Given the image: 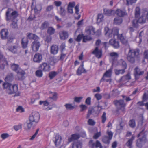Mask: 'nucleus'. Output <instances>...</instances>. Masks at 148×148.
Returning <instances> with one entry per match:
<instances>
[{"label":"nucleus","instance_id":"f257e3e1","mask_svg":"<svg viewBox=\"0 0 148 148\" xmlns=\"http://www.w3.org/2000/svg\"><path fill=\"white\" fill-rule=\"evenodd\" d=\"M40 115L38 112H34L32 113L29 116V121L24 124L25 129L30 130L32 127L35 126L40 119Z\"/></svg>","mask_w":148,"mask_h":148},{"label":"nucleus","instance_id":"f03ea898","mask_svg":"<svg viewBox=\"0 0 148 148\" xmlns=\"http://www.w3.org/2000/svg\"><path fill=\"white\" fill-rule=\"evenodd\" d=\"M13 9L8 8L6 13V20L7 21H9L12 19V23L10 25L11 27L13 29H17L18 26L17 22H15L14 20L18 16V12L16 11L13 12Z\"/></svg>","mask_w":148,"mask_h":148},{"label":"nucleus","instance_id":"7ed1b4c3","mask_svg":"<svg viewBox=\"0 0 148 148\" xmlns=\"http://www.w3.org/2000/svg\"><path fill=\"white\" fill-rule=\"evenodd\" d=\"M3 89L5 90L6 92L9 95L16 93L18 90L17 84H12L8 82H4L2 85Z\"/></svg>","mask_w":148,"mask_h":148},{"label":"nucleus","instance_id":"20e7f679","mask_svg":"<svg viewBox=\"0 0 148 148\" xmlns=\"http://www.w3.org/2000/svg\"><path fill=\"white\" fill-rule=\"evenodd\" d=\"M145 130V128L143 129L137 135V138L141 136V137L138 139L136 141V145L139 148H141L142 147V142L145 143L147 141V135L144 132Z\"/></svg>","mask_w":148,"mask_h":148},{"label":"nucleus","instance_id":"39448f33","mask_svg":"<svg viewBox=\"0 0 148 148\" xmlns=\"http://www.w3.org/2000/svg\"><path fill=\"white\" fill-rule=\"evenodd\" d=\"M139 54V49L130 50L127 58L128 60L131 63H134L135 61V58H138Z\"/></svg>","mask_w":148,"mask_h":148},{"label":"nucleus","instance_id":"423d86ee","mask_svg":"<svg viewBox=\"0 0 148 148\" xmlns=\"http://www.w3.org/2000/svg\"><path fill=\"white\" fill-rule=\"evenodd\" d=\"M105 34L109 37H112L113 36L117 35L118 30L117 29H110L108 27H105L104 31Z\"/></svg>","mask_w":148,"mask_h":148},{"label":"nucleus","instance_id":"0eeeda50","mask_svg":"<svg viewBox=\"0 0 148 148\" xmlns=\"http://www.w3.org/2000/svg\"><path fill=\"white\" fill-rule=\"evenodd\" d=\"M107 134L108 136H104L102 138V141L105 144H109L113 137V133L112 131L108 130L107 131Z\"/></svg>","mask_w":148,"mask_h":148},{"label":"nucleus","instance_id":"6e6552de","mask_svg":"<svg viewBox=\"0 0 148 148\" xmlns=\"http://www.w3.org/2000/svg\"><path fill=\"white\" fill-rule=\"evenodd\" d=\"M88 146L90 148H103L101 143L98 140L94 143L93 140H90L88 143Z\"/></svg>","mask_w":148,"mask_h":148},{"label":"nucleus","instance_id":"1a4fd4ad","mask_svg":"<svg viewBox=\"0 0 148 148\" xmlns=\"http://www.w3.org/2000/svg\"><path fill=\"white\" fill-rule=\"evenodd\" d=\"M39 40V39H37L34 40L31 44V47L32 51L34 52L38 51L41 46V44Z\"/></svg>","mask_w":148,"mask_h":148},{"label":"nucleus","instance_id":"9d476101","mask_svg":"<svg viewBox=\"0 0 148 148\" xmlns=\"http://www.w3.org/2000/svg\"><path fill=\"white\" fill-rule=\"evenodd\" d=\"M113 103L115 106H120V109L123 112H124L125 111V108L126 106V104L124 103L123 100H115L114 101Z\"/></svg>","mask_w":148,"mask_h":148},{"label":"nucleus","instance_id":"9b49d317","mask_svg":"<svg viewBox=\"0 0 148 148\" xmlns=\"http://www.w3.org/2000/svg\"><path fill=\"white\" fill-rule=\"evenodd\" d=\"M38 69H40L43 72H48L51 69V67L49 64L43 62L40 65Z\"/></svg>","mask_w":148,"mask_h":148},{"label":"nucleus","instance_id":"f8f14e48","mask_svg":"<svg viewBox=\"0 0 148 148\" xmlns=\"http://www.w3.org/2000/svg\"><path fill=\"white\" fill-rule=\"evenodd\" d=\"M134 70V75L136 80L140 78V76L143 75L144 73L143 71H140V70L138 67H136L135 68Z\"/></svg>","mask_w":148,"mask_h":148},{"label":"nucleus","instance_id":"ddd939ff","mask_svg":"<svg viewBox=\"0 0 148 148\" xmlns=\"http://www.w3.org/2000/svg\"><path fill=\"white\" fill-rule=\"evenodd\" d=\"M53 140L56 147L60 145L62 140V138L60 135L57 134L55 137L53 138Z\"/></svg>","mask_w":148,"mask_h":148},{"label":"nucleus","instance_id":"4468645a","mask_svg":"<svg viewBox=\"0 0 148 148\" xmlns=\"http://www.w3.org/2000/svg\"><path fill=\"white\" fill-rule=\"evenodd\" d=\"M42 59V54L38 53L35 54L33 58V61L35 63H40Z\"/></svg>","mask_w":148,"mask_h":148},{"label":"nucleus","instance_id":"2eb2a0df","mask_svg":"<svg viewBox=\"0 0 148 148\" xmlns=\"http://www.w3.org/2000/svg\"><path fill=\"white\" fill-rule=\"evenodd\" d=\"M92 53L95 55V56L98 58H101L102 55V52L101 50H99L98 47H95V50L92 52Z\"/></svg>","mask_w":148,"mask_h":148},{"label":"nucleus","instance_id":"dca6fc26","mask_svg":"<svg viewBox=\"0 0 148 148\" xmlns=\"http://www.w3.org/2000/svg\"><path fill=\"white\" fill-rule=\"evenodd\" d=\"M8 65L6 59L5 58L1 57L0 59V68L1 70H3L5 66Z\"/></svg>","mask_w":148,"mask_h":148},{"label":"nucleus","instance_id":"f3484780","mask_svg":"<svg viewBox=\"0 0 148 148\" xmlns=\"http://www.w3.org/2000/svg\"><path fill=\"white\" fill-rule=\"evenodd\" d=\"M8 34V29H3L0 32V34L1 39L3 40H5L7 38Z\"/></svg>","mask_w":148,"mask_h":148},{"label":"nucleus","instance_id":"a211bd4d","mask_svg":"<svg viewBox=\"0 0 148 148\" xmlns=\"http://www.w3.org/2000/svg\"><path fill=\"white\" fill-rule=\"evenodd\" d=\"M85 32L88 35H92L95 34V28L92 26H88L86 27Z\"/></svg>","mask_w":148,"mask_h":148},{"label":"nucleus","instance_id":"6ab92c4d","mask_svg":"<svg viewBox=\"0 0 148 148\" xmlns=\"http://www.w3.org/2000/svg\"><path fill=\"white\" fill-rule=\"evenodd\" d=\"M115 14L118 17H122L127 15V13L125 10H122L121 9H117L115 11Z\"/></svg>","mask_w":148,"mask_h":148},{"label":"nucleus","instance_id":"aec40b11","mask_svg":"<svg viewBox=\"0 0 148 148\" xmlns=\"http://www.w3.org/2000/svg\"><path fill=\"white\" fill-rule=\"evenodd\" d=\"M109 44L116 49L118 48L119 47V42L116 39H111L109 40Z\"/></svg>","mask_w":148,"mask_h":148},{"label":"nucleus","instance_id":"412c9836","mask_svg":"<svg viewBox=\"0 0 148 148\" xmlns=\"http://www.w3.org/2000/svg\"><path fill=\"white\" fill-rule=\"evenodd\" d=\"M29 40L28 38L24 37L21 40V45L23 49H26L28 44Z\"/></svg>","mask_w":148,"mask_h":148},{"label":"nucleus","instance_id":"4be33fe9","mask_svg":"<svg viewBox=\"0 0 148 148\" xmlns=\"http://www.w3.org/2000/svg\"><path fill=\"white\" fill-rule=\"evenodd\" d=\"M58 46L56 45H53L51 47L50 53L52 54L55 55L58 53Z\"/></svg>","mask_w":148,"mask_h":148},{"label":"nucleus","instance_id":"5701e85b","mask_svg":"<svg viewBox=\"0 0 148 148\" xmlns=\"http://www.w3.org/2000/svg\"><path fill=\"white\" fill-rule=\"evenodd\" d=\"M112 69L110 68L107 71L104 73L103 76L100 80L101 82H102L105 80V77H110L111 76V73L112 72Z\"/></svg>","mask_w":148,"mask_h":148},{"label":"nucleus","instance_id":"b1692460","mask_svg":"<svg viewBox=\"0 0 148 148\" xmlns=\"http://www.w3.org/2000/svg\"><path fill=\"white\" fill-rule=\"evenodd\" d=\"M60 38L61 40H65L69 36L68 32L65 31H62L59 33Z\"/></svg>","mask_w":148,"mask_h":148},{"label":"nucleus","instance_id":"393cba45","mask_svg":"<svg viewBox=\"0 0 148 148\" xmlns=\"http://www.w3.org/2000/svg\"><path fill=\"white\" fill-rule=\"evenodd\" d=\"M84 64L82 63L80 66L78 68L77 71V74L78 75H80L82 73L86 72V71L83 67Z\"/></svg>","mask_w":148,"mask_h":148},{"label":"nucleus","instance_id":"a878e982","mask_svg":"<svg viewBox=\"0 0 148 148\" xmlns=\"http://www.w3.org/2000/svg\"><path fill=\"white\" fill-rule=\"evenodd\" d=\"M80 137L79 134H72L70 137L68 138V141L69 143L71 142L74 140H77Z\"/></svg>","mask_w":148,"mask_h":148},{"label":"nucleus","instance_id":"bb28decb","mask_svg":"<svg viewBox=\"0 0 148 148\" xmlns=\"http://www.w3.org/2000/svg\"><path fill=\"white\" fill-rule=\"evenodd\" d=\"M27 34L28 39L29 38L30 40H36L37 39H40V37L35 34L32 33H29Z\"/></svg>","mask_w":148,"mask_h":148},{"label":"nucleus","instance_id":"cd10ccee","mask_svg":"<svg viewBox=\"0 0 148 148\" xmlns=\"http://www.w3.org/2000/svg\"><path fill=\"white\" fill-rule=\"evenodd\" d=\"M82 143L79 141H74L72 144V148H82Z\"/></svg>","mask_w":148,"mask_h":148},{"label":"nucleus","instance_id":"c85d7f7f","mask_svg":"<svg viewBox=\"0 0 148 148\" xmlns=\"http://www.w3.org/2000/svg\"><path fill=\"white\" fill-rule=\"evenodd\" d=\"M115 11L107 9H103V13L106 16H109L112 15L114 14Z\"/></svg>","mask_w":148,"mask_h":148},{"label":"nucleus","instance_id":"c756f323","mask_svg":"<svg viewBox=\"0 0 148 148\" xmlns=\"http://www.w3.org/2000/svg\"><path fill=\"white\" fill-rule=\"evenodd\" d=\"M14 79L13 74L12 73H10L7 75L5 77V82H12Z\"/></svg>","mask_w":148,"mask_h":148},{"label":"nucleus","instance_id":"7c9ffc66","mask_svg":"<svg viewBox=\"0 0 148 148\" xmlns=\"http://www.w3.org/2000/svg\"><path fill=\"white\" fill-rule=\"evenodd\" d=\"M123 21V20L121 17H117L114 20V24L115 25H119L121 24Z\"/></svg>","mask_w":148,"mask_h":148},{"label":"nucleus","instance_id":"2f4dec72","mask_svg":"<svg viewBox=\"0 0 148 148\" xmlns=\"http://www.w3.org/2000/svg\"><path fill=\"white\" fill-rule=\"evenodd\" d=\"M49 25V22L47 21H45L42 23L40 27V29L42 30H45L47 28H48Z\"/></svg>","mask_w":148,"mask_h":148},{"label":"nucleus","instance_id":"473e14b6","mask_svg":"<svg viewBox=\"0 0 148 148\" xmlns=\"http://www.w3.org/2000/svg\"><path fill=\"white\" fill-rule=\"evenodd\" d=\"M135 137L134 136H132L126 143V146L129 147V148H132V144L133 140H134Z\"/></svg>","mask_w":148,"mask_h":148},{"label":"nucleus","instance_id":"72a5a7b5","mask_svg":"<svg viewBox=\"0 0 148 148\" xmlns=\"http://www.w3.org/2000/svg\"><path fill=\"white\" fill-rule=\"evenodd\" d=\"M18 46H14L9 47L8 49L9 51L14 54L16 53H17V48Z\"/></svg>","mask_w":148,"mask_h":148},{"label":"nucleus","instance_id":"f704fd0d","mask_svg":"<svg viewBox=\"0 0 148 148\" xmlns=\"http://www.w3.org/2000/svg\"><path fill=\"white\" fill-rule=\"evenodd\" d=\"M120 65L122 69L125 70L127 69V64L123 59H121L120 60Z\"/></svg>","mask_w":148,"mask_h":148},{"label":"nucleus","instance_id":"c9c22d12","mask_svg":"<svg viewBox=\"0 0 148 148\" xmlns=\"http://www.w3.org/2000/svg\"><path fill=\"white\" fill-rule=\"evenodd\" d=\"M55 32V29L52 27H48L47 31V33L49 35L53 34Z\"/></svg>","mask_w":148,"mask_h":148},{"label":"nucleus","instance_id":"e433bc0d","mask_svg":"<svg viewBox=\"0 0 148 148\" xmlns=\"http://www.w3.org/2000/svg\"><path fill=\"white\" fill-rule=\"evenodd\" d=\"M58 13L62 16H64L66 14V12L65 9L63 7L61 6Z\"/></svg>","mask_w":148,"mask_h":148},{"label":"nucleus","instance_id":"4c0bfd02","mask_svg":"<svg viewBox=\"0 0 148 148\" xmlns=\"http://www.w3.org/2000/svg\"><path fill=\"white\" fill-rule=\"evenodd\" d=\"M110 56L112 57V60L113 61L116 60L117 58L118 57L119 55L117 53L112 52L110 54Z\"/></svg>","mask_w":148,"mask_h":148},{"label":"nucleus","instance_id":"58836bf2","mask_svg":"<svg viewBox=\"0 0 148 148\" xmlns=\"http://www.w3.org/2000/svg\"><path fill=\"white\" fill-rule=\"evenodd\" d=\"M140 9L139 7H136L135 9V18H138L140 15Z\"/></svg>","mask_w":148,"mask_h":148},{"label":"nucleus","instance_id":"ea45409f","mask_svg":"<svg viewBox=\"0 0 148 148\" xmlns=\"http://www.w3.org/2000/svg\"><path fill=\"white\" fill-rule=\"evenodd\" d=\"M19 66L18 64L13 63L11 64V68L13 70L17 72L19 69Z\"/></svg>","mask_w":148,"mask_h":148},{"label":"nucleus","instance_id":"a19ab883","mask_svg":"<svg viewBox=\"0 0 148 148\" xmlns=\"http://www.w3.org/2000/svg\"><path fill=\"white\" fill-rule=\"evenodd\" d=\"M43 72L40 69H39L36 71L35 75L38 77H41L43 76Z\"/></svg>","mask_w":148,"mask_h":148},{"label":"nucleus","instance_id":"79ce46f5","mask_svg":"<svg viewBox=\"0 0 148 148\" xmlns=\"http://www.w3.org/2000/svg\"><path fill=\"white\" fill-rule=\"evenodd\" d=\"M120 94V92L117 89L113 90L110 93L111 96L116 97Z\"/></svg>","mask_w":148,"mask_h":148},{"label":"nucleus","instance_id":"37998d69","mask_svg":"<svg viewBox=\"0 0 148 148\" xmlns=\"http://www.w3.org/2000/svg\"><path fill=\"white\" fill-rule=\"evenodd\" d=\"M114 71L115 74L116 75H118L120 74H124V73L125 71V70H124V69H122L120 70L115 69Z\"/></svg>","mask_w":148,"mask_h":148},{"label":"nucleus","instance_id":"c03bdc74","mask_svg":"<svg viewBox=\"0 0 148 148\" xmlns=\"http://www.w3.org/2000/svg\"><path fill=\"white\" fill-rule=\"evenodd\" d=\"M58 74L57 73L56 71H51L49 72V77L50 79L51 80L53 79Z\"/></svg>","mask_w":148,"mask_h":148},{"label":"nucleus","instance_id":"a18cd8bd","mask_svg":"<svg viewBox=\"0 0 148 148\" xmlns=\"http://www.w3.org/2000/svg\"><path fill=\"white\" fill-rule=\"evenodd\" d=\"M138 18H135L132 21V26L134 27L137 28L138 26V22L137 20Z\"/></svg>","mask_w":148,"mask_h":148},{"label":"nucleus","instance_id":"49530a36","mask_svg":"<svg viewBox=\"0 0 148 148\" xmlns=\"http://www.w3.org/2000/svg\"><path fill=\"white\" fill-rule=\"evenodd\" d=\"M42 8V6L40 4L36 5L35 7L34 10L36 12H40Z\"/></svg>","mask_w":148,"mask_h":148},{"label":"nucleus","instance_id":"de8ad7c7","mask_svg":"<svg viewBox=\"0 0 148 148\" xmlns=\"http://www.w3.org/2000/svg\"><path fill=\"white\" fill-rule=\"evenodd\" d=\"M129 124L130 127L132 128L135 127L136 126L135 120L134 119L130 120L129 122Z\"/></svg>","mask_w":148,"mask_h":148},{"label":"nucleus","instance_id":"09e8293b","mask_svg":"<svg viewBox=\"0 0 148 148\" xmlns=\"http://www.w3.org/2000/svg\"><path fill=\"white\" fill-rule=\"evenodd\" d=\"M92 38L90 37H88L87 36H84L83 37V42H86L87 41L91 40Z\"/></svg>","mask_w":148,"mask_h":148},{"label":"nucleus","instance_id":"8fccbe9b","mask_svg":"<svg viewBox=\"0 0 148 148\" xmlns=\"http://www.w3.org/2000/svg\"><path fill=\"white\" fill-rule=\"evenodd\" d=\"M137 20L138 23L140 24H143L145 22L146 20L145 18H144L143 16H141V17L139 18H137Z\"/></svg>","mask_w":148,"mask_h":148},{"label":"nucleus","instance_id":"3c124183","mask_svg":"<svg viewBox=\"0 0 148 148\" xmlns=\"http://www.w3.org/2000/svg\"><path fill=\"white\" fill-rule=\"evenodd\" d=\"M83 34H79L77 38L75 39V41L78 42H80L81 39L83 38Z\"/></svg>","mask_w":148,"mask_h":148},{"label":"nucleus","instance_id":"603ef678","mask_svg":"<svg viewBox=\"0 0 148 148\" xmlns=\"http://www.w3.org/2000/svg\"><path fill=\"white\" fill-rule=\"evenodd\" d=\"M64 106L67 110H73L74 108V106H72L71 104H66Z\"/></svg>","mask_w":148,"mask_h":148},{"label":"nucleus","instance_id":"864d4df0","mask_svg":"<svg viewBox=\"0 0 148 148\" xmlns=\"http://www.w3.org/2000/svg\"><path fill=\"white\" fill-rule=\"evenodd\" d=\"M94 112V108H89L88 109V114L87 115V118H89L90 115L91 114Z\"/></svg>","mask_w":148,"mask_h":148},{"label":"nucleus","instance_id":"5fc2aeb1","mask_svg":"<svg viewBox=\"0 0 148 148\" xmlns=\"http://www.w3.org/2000/svg\"><path fill=\"white\" fill-rule=\"evenodd\" d=\"M65 44L62 43L61 44L60 47V53H63V51L65 49Z\"/></svg>","mask_w":148,"mask_h":148},{"label":"nucleus","instance_id":"6e6d98bb","mask_svg":"<svg viewBox=\"0 0 148 148\" xmlns=\"http://www.w3.org/2000/svg\"><path fill=\"white\" fill-rule=\"evenodd\" d=\"M49 98L52 99L53 101H56L57 99V94L56 92H54L52 97L50 96Z\"/></svg>","mask_w":148,"mask_h":148},{"label":"nucleus","instance_id":"4d7b16f0","mask_svg":"<svg viewBox=\"0 0 148 148\" xmlns=\"http://www.w3.org/2000/svg\"><path fill=\"white\" fill-rule=\"evenodd\" d=\"M106 113L104 112H103V114L101 116L102 122L103 123H105L106 120Z\"/></svg>","mask_w":148,"mask_h":148},{"label":"nucleus","instance_id":"13d9d810","mask_svg":"<svg viewBox=\"0 0 148 148\" xmlns=\"http://www.w3.org/2000/svg\"><path fill=\"white\" fill-rule=\"evenodd\" d=\"M14 39V38L12 36H10L9 37H7V39L8 40L7 44L12 43Z\"/></svg>","mask_w":148,"mask_h":148},{"label":"nucleus","instance_id":"bf43d9fd","mask_svg":"<svg viewBox=\"0 0 148 148\" xmlns=\"http://www.w3.org/2000/svg\"><path fill=\"white\" fill-rule=\"evenodd\" d=\"M119 82H127L128 81L124 76L122 77L119 80Z\"/></svg>","mask_w":148,"mask_h":148},{"label":"nucleus","instance_id":"052dcab7","mask_svg":"<svg viewBox=\"0 0 148 148\" xmlns=\"http://www.w3.org/2000/svg\"><path fill=\"white\" fill-rule=\"evenodd\" d=\"M83 98V97H75L74 98V101L76 102L79 103L81 101V100Z\"/></svg>","mask_w":148,"mask_h":148},{"label":"nucleus","instance_id":"680f3d73","mask_svg":"<svg viewBox=\"0 0 148 148\" xmlns=\"http://www.w3.org/2000/svg\"><path fill=\"white\" fill-rule=\"evenodd\" d=\"M17 112H24V108L21 106H19L16 109Z\"/></svg>","mask_w":148,"mask_h":148},{"label":"nucleus","instance_id":"e2e57ef3","mask_svg":"<svg viewBox=\"0 0 148 148\" xmlns=\"http://www.w3.org/2000/svg\"><path fill=\"white\" fill-rule=\"evenodd\" d=\"M22 125L21 124H20L18 125L14 126V128L16 131H18L21 129Z\"/></svg>","mask_w":148,"mask_h":148},{"label":"nucleus","instance_id":"0e129e2a","mask_svg":"<svg viewBox=\"0 0 148 148\" xmlns=\"http://www.w3.org/2000/svg\"><path fill=\"white\" fill-rule=\"evenodd\" d=\"M39 104L40 105L43 104L44 106H47L49 105V103L47 102V101H40L39 102Z\"/></svg>","mask_w":148,"mask_h":148},{"label":"nucleus","instance_id":"69168bd1","mask_svg":"<svg viewBox=\"0 0 148 148\" xmlns=\"http://www.w3.org/2000/svg\"><path fill=\"white\" fill-rule=\"evenodd\" d=\"M66 56V54H64L63 53H61L59 60L61 61H63Z\"/></svg>","mask_w":148,"mask_h":148},{"label":"nucleus","instance_id":"338daca9","mask_svg":"<svg viewBox=\"0 0 148 148\" xmlns=\"http://www.w3.org/2000/svg\"><path fill=\"white\" fill-rule=\"evenodd\" d=\"M95 97L96 98L97 100H99L102 98L101 95L97 93L95 95Z\"/></svg>","mask_w":148,"mask_h":148},{"label":"nucleus","instance_id":"774afa93","mask_svg":"<svg viewBox=\"0 0 148 148\" xmlns=\"http://www.w3.org/2000/svg\"><path fill=\"white\" fill-rule=\"evenodd\" d=\"M53 7L52 5H50L47 6L46 8V11L47 12H50L52 10H53Z\"/></svg>","mask_w":148,"mask_h":148}]
</instances>
